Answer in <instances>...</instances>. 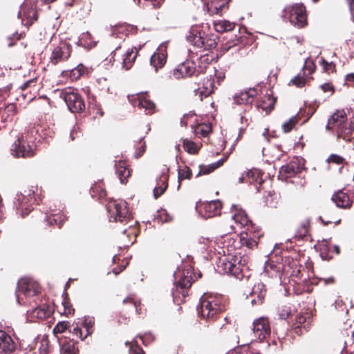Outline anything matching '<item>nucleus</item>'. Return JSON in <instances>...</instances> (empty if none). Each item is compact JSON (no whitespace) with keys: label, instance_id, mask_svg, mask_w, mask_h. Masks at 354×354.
<instances>
[{"label":"nucleus","instance_id":"nucleus-1","mask_svg":"<svg viewBox=\"0 0 354 354\" xmlns=\"http://www.w3.org/2000/svg\"><path fill=\"white\" fill-rule=\"evenodd\" d=\"M50 130L39 124H30L12 146V154L17 158H32L35 155L37 140L46 138Z\"/></svg>","mask_w":354,"mask_h":354},{"label":"nucleus","instance_id":"nucleus-2","mask_svg":"<svg viewBox=\"0 0 354 354\" xmlns=\"http://www.w3.org/2000/svg\"><path fill=\"white\" fill-rule=\"evenodd\" d=\"M224 257L220 259L218 268L220 272L230 274L237 279L243 277V271L246 266L242 263V257L233 254L234 252L241 247L239 238L226 237L223 242Z\"/></svg>","mask_w":354,"mask_h":354},{"label":"nucleus","instance_id":"nucleus-3","mask_svg":"<svg viewBox=\"0 0 354 354\" xmlns=\"http://www.w3.org/2000/svg\"><path fill=\"white\" fill-rule=\"evenodd\" d=\"M202 277L201 272H195L194 266L186 263L177 268L174 273L175 288L172 295L174 302L179 306L185 301L192 283Z\"/></svg>","mask_w":354,"mask_h":354},{"label":"nucleus","instance_id":"nucleus-4","mask_svg":"<svg viewBox=\"0 0 354 354\" xmlns=\"http://www.w3.org/2000/svg\"><path fill=\"white\" fill-rule=\"evenodd\" d=\"M228 301L221 294L204 293L200 298L197 311L201 319L215 322L227 309Z\"/></svg>","mask_w":354,"mask_h":354},{"label":"nucleus","instance_id":"nucleus-5","mask_svg":"<svg viewBox=\"0 0 354 354\" xmlns=\"http://www.w3.org/2000/svg\"><path fill=\"white\" fill-rule=\"evenodd\" d=\"M187 39L194 46L203 50H212L216 47L218 37L214 34H207L198 27H192L187 35Z\"/></svg>","mask_w":354,"mask_h":354},{"label":"nucleus","instance_id":"nucleus-6","mask_svg":"<svg viewBox=\"0 0 354 354\" xmlns=\"http://www.w3.org/2000/svg\"><path fill=\"white\" fill-rule=\"evenodd\" d=\"M56 41V38L52 39L50 44L51 54L50 62L53 65H57L68 60L73 51L72 45L66 40Z\"/></svg>","mask_w":354,"mask_h":354},{"label":"nucleus","instance_id":"nucleus-7","mask_svg":"<svg viewBox=\"0 0 354 354\" xmlns=\"http://www.w3.org/2000/svg\"><path fill=\"white\" fill-rule=\"evenodd\" d=\"M110 221L127 224L132 221V216L125 201H111L106 205Z\"/></svg>","mask_w":354,"mask_h":354},{"label":"nucleus","instance_id":"nucleus-8","mask_svg":"<svg viewBox=\"0 0 354 354\" xmlns=\"http://www.w3.org/2000/svg\"><path fill=\"white\" fill-rule=\"evenodd\" d=\"M283 16L289 19L291 24L298 28L307 25L306 8L302 3L287 6L283 10Z\"/></svg>","mask_w":354,"mask_h":354},{"label":"nucleus","instance_id":"nucleus-9","mask_svg":"<svg viewBox=\"0 0 354 354\" xmlns=\"http://www.w3.org/2000/svg\"><path fill=\"white\" fill-rule=\"evenodd\" d=\"M61 97L72 113H80L85 111L86 104L77 89L68 88L62 91Z\"/></svg>","mask_w":354,"mask_h":354},{"label":"nucleus","instance_id":"nucleus-10","mask_svg":"<svg viewBox=\"0 0 354 354\" xmlns=\"http://www.w3.org/2000/svg\"><path fill=\"white\" fill-rule=\"evenodd\" d=\"M35 192L31 189L24 190V194L17 195L16 203L17 213L22 218L33 212L32 205L36 203Z\"/></svg>","mask_w":354,"mask_h":354},{"label":"nucleus","instance_id":"nucleus-11","mask_svg":"<svg viewBox=\"0 0 354 354\" xmlns=\"http://www.w3.org/2000/svg\"><path fill=\"white\" fill-rule=\"evenodd\" d=\"M37 3V0L33 2L26 3L22 6L21 12L19 13V17H21L22 24L27 28L31 26L38 19Z\"/></svg>","mask_w":354,"mask_h":354},{"label":"nucleus","instance_id":"nucleus-12","mask_svg":"<svg viewBox=\"0 0 354 354\" xmlns=\"http://www.w3.org/2000/svg\"><path fill=\"white\" fill-rule=\"evenodd\" d=\"M262 236L261 229L255 227L248 230H243L236 237L239 239L241 246H245L249 249H253L257 245V240Z\"/></svg>","mask_w":354,"mask_h":354},{"label":"nucleus","instance_id":"nucleus-13","mask_svg":"<svg viewBox=\"0 0 354 354\" xmlns=\"http://www.w3.org/2000/svg\"><path fill=\"white\" fill-rule=\"evenodd\" d=\"M136 311L138 314L142 313V305L140 301L136 300L132 297H129L123 300L122 306L120 311V317L124 321L119 319L121 323H127L129 321V315Z\"/></svg>","mask_w":354,"mask_h":354},{"label":"nucleus","instance_id":"nucleus-14","mask_svg":"<svg viewBox=\"0 0 354 354\" xmlns=\"http://www.w3.org/2000/svg\"><path fill=\"white\" fill-rule=\"evenodd\" d=\"M304 166L303 159L295 158L280 168L279 176L282 180H287L301 173L304 169Z\"/></svg>","mask_w":354,"mask_h":354},{"label":"nucleus","instance_id":"nucleus-15","mask_svg":"<svg viewBox=\"0 0 354 354\" xmlns=\"http://www.w3.org/2000/svg\"><path fill=\"white\" fill-rule=\"evenodd\" d=\"M198 75L196 63L189 59L185 60L173 71V75L176 79L185 78L192 75L197 76Z\"/></svg>","mask_w":354,"mask_h":354},{"label":"nucleus","instance_id":"nucleus-16","mask_svg":"<svg viewBox=\"0 0 354 354\" xmlns=\"http://www.w3.org/2000/svg\"><path fill=\"white\" fill-rule=\"evenodd\" d=\"M199 214L205 218H209L219 215L222 205L220 201H212L201 203L198 207Z\"/></svg>","mask_w":354,"mask_h":354},{"label":"nucleus","instance_id":"nucleus-17","mask_svg":"<svg viewBox=\"0 0 354 354\" xmlns=\"http://www.w3.org/2000/svg\"><path fill=\"white\" fill-rule=\"evenodd\" d=\"M301 269L304 270L301 265H299L295 261H292L286 264L285 270L283 271V276L289 277L295 284H299L301 282H306L307 279H302Z\"/></svg>","mask_w":354,"mask_h":354},{"label":"nucleus","instance_id":"nucleus-18","mask_svg":"<svg viewBox=\"0 0 354 354\" xmlns=\"http://www.w3.org/2000/svg\"><path fill=\"white\" fill-rule=\"evenodd\" d=\"M312 317L308 313L299 314L296 316L292 326V330L297 335H301L310 328Z\"/></svg>","mask_w":354,"mask_h":354},{"label":"nucleus","instance_id":"nucleus-19","mask_svg":"<svg viewBox=\"0 0 354 354\" xmlns=\"http://www.w3.org/2000/svg\"><path fill=\"white\" fill-rule=\"evenodd\" d=\"M18 289L26 297H33L40 292V286L36 281L28 278H23L18 282Z\"/></svg>","mask_w":354,"mask_h":354},{"label":"nucleus","instance_id":"nucleus-20","mask_svg":"<svg viewBox=\"0 0 354 354\" xmlns=\"http://www.w3.org/2000/svg\"><path fill=\"white\" fill-rule=\"evenodd\" d=\"M253 332L260 341L266 339L270 334L268 319L264 317L256 319L253 323Z\"/></svg>","mask_w":354,"mask_h":354},{"label":"nucleus","instance_id":"nucleus-21","mask_svg":"<svg viewBox=\"0 0 354 354\" xmlns=\"http://www.w3.org/2000/svg\"><path fill=\"white\" fill-rule=\"evenodd\" d=\"M286 264L269 259L264 265V272L271 278H281L283 276Z\"/></svg>","mask_w":354,"mask_h":354},{"label":"nucleus","instance_id":"nucleus-22","mask_svg":"<svg viewBox=\"0 0 354 354\" xmlns=\"http://www.w3.org/2000/svg\"><path fill=\"white\" fill-rule=\"evenodd\" d=\"M204 10L210 15H221L223 10L227 9L229 0H203Z\"/></svg>","mask_w":354,"mask_h":354},{"label":"nucleus","instance_id":"nucleus-23","mask_svg":"<svg viewBox=\"0 0 354 354\" xmlns=\"http://www.w3.org/2000/svg\"><path fill=\"white\" fill-rule=\"evenodd\" d=\"M17 347V343L12 337L6 331L0 330V354H13Z\"/></svg>","mask_w":354,"mask_h":354},{"label":"nucleus","instance_id":"nucleus-24","mask_svg":"<svg viewBox=\"0 0 354 354\" xmlns=\"http://www.w3.org/2000/svg\"><path fill=\"white\" fill-rule=\"evenodd\" d=\"M234 213L232 216L233 220L236 224L240 225L241 227H244L245 230H248L255 227H258L248 217L245 210L238 209L236 205H233Z\"/></svg>","mask_w":354,"mask_h":354},{"label":"nucleus","instance_id":"nucleus-25","mask_svg":"<svg viewBox=\"0 0 354 354\" xmlns=\"http://www.w3.org/2000/svg\"><path fill=\"white\" fill-rule=\"evenodd\" d=\"M347 122V115L344 110H337L328 120L326 129L337 131Z\"/></svg>","mask_w":354,"mask_h":354},{"label":"nucleus","instance_id":"nucleus-26","mask_svg":"<svg viewBox=\"0 0 354 354\" xmlns=\"http://www.w3.org/2000/svg\"><path fill=\"white\" fill-rule=\"evenodd\" d=\"M331 198L337 207L339 208L349 209L353 206V198L344 190L335 192Z\"/></svg>","mask_w":354,"mask_h":354},{"label":"nucleus","instance_id":"nucleus-27","mask_svg":"<svg viewBox=\"0 0 354 354\" xmlns=\"http://www.w3.org/2000/svg\"><path fill=\"white\" fill-rule=\"evenodd\" d=\"M266 293L267 290L266 288V286L263 283L258 282L255 283L250 293L252 305L255 306L262 304L264 301Z\"/></svg>","mask_w":354,"mask_h":354},{"label":"nucleus","instance_id":"nucleus-28","mask_svg":"<svg viewBox=\"0 0 354 354\" xmlns=\"http://www.w3.org/2000/svg\"><path fill=\"white\" fill-rule=\"evenodd\" d=\"M167 53L166 47L160 46L152 55L150 59V64L156 71L162 68L167 62Z\"/></svg>","mask_w":354,"mask_h":354},{"label":"nucleus","instance_id":"nucleus-29","mask_svg":"<svg viewBox=\"0 0 354 354\" xmlns=\"http://www.w3.org/2000/svg\"><path fill=\"white\" fill-rule=\"evenodd\" d=\"M243 32L241 31V29H239V35H235V37L234 39H229L225 44H224V49L225 50H229L230 49L236 47V46H245L249 42V37L246 35V30L245 28H243Z\"/></svg>","mask_w":354,"mask_h":354},{"label":"nucleus","instance_id":"nucleus-30","mask_svg":"<svg viewBox=\"0 0 354 354\" xmlns=\"http://www.w3.org/2000/svg\"><path fill=\"white\" fill-rule=\"evenodd\" d=\"M135 106L142 108L145 110L147 114H152L155 112L156 105L149 99L147 93H140L135 100Z\"/></svg>","mask_w":354,"mask_h":354},{"label":"nucleus","instance_id":"nucleus-31","mask_svg":"<svg viewBox=\"0 0 354 354\" xmlns=\"http://www.w3.org/2000/svg\"><path fill=\"white\" fill-rule=\"evenodd\" d=\"M259 94L257 88H250L247 91H241L234 97L235 102L237 104H251L254 97Z\"/></svg>","mask_w":354,"mask_h":354},{"label":"nucleus","instance_id":"nucleus-32","mask_svg":"<svg viewBox=\"0 0 354 354\" xmlns=\"http://www.w3.org/2000/svg\"><path fill=\"white\" fill-rule=\"evenodd\" d=\"M217 87L215 85V81L211 77L203 80V86L198 90L195 89L196 95H198L201 100H203V97H207L213 93Z\"/></svg>","mask_w":354,"mask_h":354},{"label":"nucleus","instance_id":"nucleus-33","mask_svg":"<svg viewBox=\"0 0 354 354\" xmlns=\"http://www.w3.org/2000/svg\"><path fill=\"white\" fill-rule=\"evenodd\" d=\"M139 230L137 227L130 225L128 228L122 231L120 239L123 242L124 247H129L136 241V236L138 235Z\"/></svg>","mask_w":354,"mask_h":354},{"label":"nucleus","instance_id":"nucleus-34","mask_svg":"<svg viewBox=\"0 0 354 354\" xmlns=\"http://www.w3.org/2000/svg\"><path fill=\"white\" fill-rule=\"evenodd\" d=\"M138 50L136 48H128L127 51L121 55L122 67L125 70H129L132 68L137 56Z\"/></svg>","mask_w":354,"mask_h":354},{"label":"nucleus","instance_id":"nucleus-35","mask_svg":"<svg viewBox=\"0 0 354 354\" xmlns=\"http://www.w3.org/2000/svg\"><path fill=\"white\" fill-rule=\"evenodd\" d=\"M276 102L277 97L267 94L257 102V108L265 111L266 114H269L274 109Z\"/></svg>","mask_w":354,"mask_h":354},{"label":"nucleus","instance_id":"nucleus-36","mask_svg":"<svg viewBox=\"0 0 354 354\" xmlns=\"http://www.w3.org/2000/svg\"><path fill=\"white\" fill-rule=\"evenodd\" d=\"M115 174L120 179L121 183L125 184L128 178L131 176V169L124 160H119L115 164Z\"/></svg>","mask_w":354,"mask_h":354},{"label":"nucleus","instance_id":"nucleus-37","mask_svg":"<svg viewBox=\"0 0 354 354\" xmlns=\"http://www.w3.org/2000/svg\"><path fill=\"white\" fill-rule=\"evenodd\" d=\"M68 333L71 335L67 339L69 340L78 342V339L84 340L86 338L84 337L85 333L82 330L80 319H78V322H73L72 324H70Z\"/></svg>","mask_w":354,"mask_h":354},{"label":"nucleus","instance_id":"nucleus-38","mask_svg":"<svg viewBox=\"0 0 354 354\" xmlns=\"http://www.w3.org/2000/svg\"><path fill=\"white\" fill-rule=\"evenodd\" d=\"M246 173L248 183L250 184L255 185L258 192H259L263 183V180L262 178L263 173L256 168H252V169L246 171Z\"/></svg>","mask_w":354,"mask_h":354},{"label":"nucleus","instance_id":"nucleus-39","mask_svg":"<svg viewBox=\"0 0 354 354\" xmlns=\"http://www.w3.org/2000/svg\"><path fill=\"white\" fill-rule=\"evenodd\" d=\"M66 220V215L62 212L57 214H53L49 216H46L44 223L46 225L50 227H57L60 228Z\"/></svg>","mask_w":354,"mask_h":354},{"label":"nucleus","instance_id":"nucleus-40","mask_svg":"<svg viewBox=\"0 0 354 354\" xmlns=\"http://www.w3.org/2000/svg\"><path fill=\"white\" fill-rule=\"evenodd\" d=\"M59 342L61 346V354H76L78 352L77 341L69 340L66 337H64L63 339H60Z\"/></svg>","mask_w":354,"mask_h":354},{"label":"nucleus","instance_id":"nucleus-41","mask_svg":"<svg viewBox=\"0 0 354 354\" xmlns=\"http://www.w3.org/2000/svg\"><path fill=\"white\" fill-rule=\"evenodd\" d=\"M92 71V68H89L85 66L82 64H80L70 71L69 77L73 81L77 80L81 77H88Z\"/></svg>","mask_w":354,"mask_h":354},{"label":"nucleus","instance_id":"nucleus-42","mask_svg":"<svg viewBox=\"0 0 354 354\" xmlns=\"http://www.w3.org/2000/svg\"><path fill=\"white\" fill-rule=\"evenodd\" d=\"M53 310L50 305L44 304L32 310L31 316L39 319H45L51 315Z\"/></svg>","mask_w":354,"mask_h":354},{"label":"nucleus","instance_id":"nucleus-43","mask_svg":"<svg viewBox=\"0 0 354 354\" xmlns=\"http://www.w3.org/2000/svg\"><path fill=\"white\" fill-rule=\"evenodd\" d=\"M87 109L88 113L94 118L102 117L104 115V112L102 111L100 105L97 103L95 96L88 97Z\"/></svg>","mask_w":354,"mask_h":354},{"label":"nucleus","instance_id":"nucleus-44","mask_svg":"<svg viewBox=\"0 0 354 354\" xmlns=\"http://www.w3.org/2000/svg\"><path fill=\"white\" fill-rule=\"evenodd\" d=\"M168 179L169 177L167 174H162L160 177L157 183L158 187L153 189V196L156 199L160 197L166 191L168 187Z\"/></svg>","mask_w":354,"mask_h":354},{"label":"nucleus","instance_id":"nucleus-45","mask_svg":"<svg viewBox=\"0 0 354 354\" xmlns=\"http://www.w3.org/2000/svg\"><path fill=\"white\" fill-rule=\"evenodd\" d=\"M353 131L354 127L351 125V123L348 122L337 131H336L337 138H342L345 141L351 140Z\"/></svg>","mask_w":354,"mask_h":354},{"label":"nucleus","instance_id":"nucleus-46","mask_svg":"<svg viewBox=\"0 0 354 354\" xmlns=\"http://www.w3.org/2000/svg\"><path fill=\"white\" fill-rule=\"evenodd\" d=\"M225 161L224 158H222L214 163H212L208 165H201L199 166V171L198 174L196 175V177L202 175H207L212 172H213L215 169L220 167L223 165V162Z\"/></svg>","mask_w":354,"mask_h":354},{"label":"nucleus","instance_id":"nucleus-47","mask_svg":"<svg viewBox=\"0 0 354 354\" xmlns=\"http://www.w3.org/2000/svg\"><path fill=\"white\" fill-rule=\"evenodd\" d=\"M17 113V106L15 104H9L1 113V122H11L13 120L14 115Z\"/></svg>","mask_w":354,"mask_h":354},{"label":"nucleus","instance_id":"nucleus-48","mask_svg":"<svg viewBox=\"0 0 354 354\" xmlns=\"http://www.w3.org/2000/svg\"><path fill=\"white\" fill-rule=\"evenodd\" d=\"M81 326L85 329L84 331V337L91 335L94 331L95 319L93 317H84L80 319Z\"/></svg>","mask_w":354,"mask_h":354},{"label":"nucleus","instance_id":"nucleus-49","mask_svg":"<svg viewBox=\"0 0 354 354\" xmlns=\"http://www.w3.org/2000/svg\"><path fill=\"white\" fill-rule=\"evenodd\" d=\"M212 61V56L209 54L201 55L198 59V65L196 66V69L198 71V73L201 74L205 71L206 68L209 66V64Z\"/></svg>","mask_w":354,"mask_h":354},{"label":"nucleus","instance_id":"nucleus-50","mask_svg":"<svg viewBox=\"0 0 354 354\" xmlns=\"http://www.w3.org/2000/svg\"><path fill=\"white\" fill-rule=\"evenodd\" d=\"M214 27L216 31L223 32L232 30L235 27V24L226 20H220L214 22Z\"/></svg>","mask_w":354,"mask_h":354},{"label":"nucleus","instance_id":"nucleus-51","mask_svg":"<svg viewBox=\"0 0 354 354\" xmlns=\"http://www.w3.org/2000/svg\"><path fill=\"white\" fill-rule=\"evenodd\" d=\"M192 176L191 169L187 165L180 167L178 170V188L181 185V182L184 180H190Z\"/></svg>","mask_w":354,"mask_h":354},{"label":"nucleus","instance_id":"nucleus-52","mask_svg":"<svg viewBox=\"0 0 354 354\" xmlns=\"http://www.w3.org/2000/svg\"><path fill=\"white\" fill-rule=\"evenodd\" d=\"M182 144L185 151L189 154H197L201 149V146L188 139H183Z\"/></svg>","mask_w":354,"mask_h":354},{"label":"nucleus","instance_id":"nucleus-53","mask_svg":"<svg viewBox=\"0 0 354 354\" xmlns=\"http://www.w3.org/2000/svg\"><path fill=\"white\" fill-rule=\"evenodd\" d=\"M93 197H97L99 199H103L106 196V191L102 183H95L91 189Z\"/></svg>","mask_w":354,"mask_h":354},{"label":"nucleus","instance_id":"nucleus-54","mask_svg":"<svg viewBox=\"0 0 354 354\" xmlns=\"http://www.w3.org/2000/svg\"><path fill=\"white\" fill-rule=\"evenodd\" d=\"M212 131V125L209 123H202L194 128V133L199 137H206Z\"/></svg>","mask_w":354,"mask_h":354},{"label":"nucleus","instance_id":"nucleus-55","mask_svg":"<svg viewBox=\"0 0 354 354\" xmlns=\"http://www.w3.org/2000/svg\"><path fill=\"white\" fill-rule=\"evenodd\" d=\"M70 322L67 321L59 322L53 328V333L57 337L58 340L63 339L62 337L58 336L59 334L64 333L68 330Z\"/></svg>","mask_w":354,"mask_h":354},{"label":"nucleus","instance_id":"nucleus-56","mask_svg":"<svg viewBox=\"0 0 354 354\" xmlns=\"http://www.w3.org/2000/svg\"><path fill=\"white\" fill-rule=\"evenodd\" d=\"M316 70V65L313 60L310 59H306L304 65L302 68V73L304 75L310 77L311 75Z\"/></svg>","mask_w":354,"mask_h":354},{"label":"nucleus","instance_id":"nucleus-57","mask_svg":"<svg viewBox=\"0 0 354 354\" xmlns=\"http://www.w3.org/2000/svg\"><path fill=\"white\" fill-rule=\"evenodd\" d=\"M308 79L313 80V78L308 77L304 75V73H302V75L298 74L294 78H292L290 80V83H292L293 85L296 86L298 88H302L306 85Z\"/></svg>","mask_w":354,"mask_h":354},{"label":"nucleus","instance_id":"nucleus-58","mask_svg":"<svg viewBox=\"0 0 354 354\" xmlns=\"http://www.w3.org/2000/svg\"><path fill=\"white\" fill-rule=\"evenodd\" d=\"M319 64L322 66L324 72L328 74L335 73L337 72L336 64L333 62H327L324 57L321 58Z\"/></svg>","mask_w":354,"mask_h":354},{"label":"nucleus","instance_id":"nucleus-59","mask_svg":"<svg viewBox=\"0 0 354 354\" xmlns=\"http://www.w3.org/2000/svg\"><path fill=\"white\" fill-rule=\"evenodd\" d=\"M327 162L328 163H333L335 165H348L347 162L346 161L345 158H343L341 156H339L337 154L332 153L330 154L328 158L326 160ZM344 168V166L339 168V171L342 172V169Z\"/></svg>","mask_w":354,"mask_h":354},{"label":"nucleus","instance_id":"nucleus-60","mask_svg":"<svg viewBox=\"0 0 354 354\" xmlns=\"http://www.w3.org/2000/svg\"><path fill=\"white\" fill-rule=\"evenodd\" d=\"M299 118L297 115L292 116L288 121L284 122L282 125L283 131L285 133L291 131L299 122Z\"/></svg>","mask_w":354,"mask_h":354},{"label":"nucleus","instance_id":"nucleus-61","mask_svg":"<svg viewBox=\"0 0 354 354\" xmlns=\"http://www.w3.org/2000/svg\"><path fill=\"white\" fill-rule=\"evenodd\" d=\"M62 306H63V312H61L62 314H63L67 317L69 315H74L75 308L73 307V305L68 301V299L67 297H65L63 299Z\"/></svg>","mask_w":354,"mask_h":354},{"label":"nucleus","instance_id":"nucleus-62","mask_svg":"<svg viewBox=\"0 0 354 354\" xmlns=\"http://www.w3.org/2000/svg\"><path fill=\"white\" fill-rule=\"evenodd\" d=\"M146 142L144 140V138L142 137L139 140L137 145H136V153L134 155L135 158H139L142 156L146 151Z\"/></svg>","mask_w":354,"mask_h":354},{"label":"nucleus","instance_id":"nucleus-63","mask_svg":"<svg viewBox=\"0 0 354 354\" xmlns=\"http://www.w3.org/2000/svg\"><path fill=\"white\" fill-rule=\"evenodd\" d=\"M310 226V222L309 220L303 221L297 230V236L301 238L306 236L308 234Z\"/></svg>","mask_w":354,"mask_h":354},{"label":"nucleus","instance_id":"nucleus-64","mask_svg":"<svg viewBox=\"0 0 354 354\" xmlns=\"http://www.w3.org/2000/svg\"><path fill=\"white\" fill-rule=\"evenodd\" d=\"M292 309L289 304L282 305L278 308V313L281 319H286L291 315Z\"/></svg>","mask_w":354,"mask_h":354}]
</instances>
